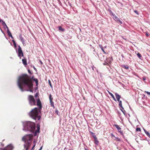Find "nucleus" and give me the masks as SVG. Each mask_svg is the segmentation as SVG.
<instances>
[{"label":"nucleus","mask_w":150,"mask_h":150,"mask_svg":"<svg viewBox=\"0 0 150 150\" xmlns=\"http://www.w3.org/2000/svg\"><path fill=\"white\" fill-rule=\"evenodd\" d=\"M18 85L22 91L24 90L23 86H27L30 92H32L33 87L32 78L27 74H22L18 78Z\"/></svg>","instance_id":"obj_1"},{"label":"nucleus","mask_w":150,"mask_h":150,"mask_svg":"<svg viewBox=\"0 0 150 150\" xmlns=\"http://www.w3.org/2000/svg\"><path fill=\"white\" fill-rule=\"evenodd\" d=\"M37 101V105L38 107V108L35 107L32 109L29 112V115L34 120L37 119L39 120L41 116L39 115V113H41V110L42 108V105L41 102L39 98L36 100Z\"/></svg>","instance_id":"obj_2"},{"label":"nucleus","mask_w":150,"mask_h":150,"mask_svg":"<svg viewBox=\"0 0 150 150\" xmlns=\"http://www.w3.org/2000/svg\"><path fill=\"white\" fill-rule=\"evenodd\" d=\"M25 128L27 130L31 132H33L35 129V124L34 122H27L24 123Z\"/></svg>","instance_id":"obj_3"},{"label":"nucleus","mask_w":150,"mask_h":150,"mask_svg":"<svg viewBox=\"0 0 150 150\" xmlns=\"http://www.w3.org/2000/svg\"><path fill=\"white\" fill-rule=\"evenodd\" d=\"M27 100L29 104L31 106L36 105H37L36 103L35 99L34 97L31 95H29L28 96Z\"/></svg>","instance_id":"obj_4"},{"label":"nucleus","mask_w":150,"mask_h":150,"mask_svg":"<svg viewBox=\"0 0 150 150\" xmlns=\"http://www.w3.org/2000/svg\"><path fill=\"white\" fill-rule=\"evenodd\" d=\"M32 138V135L30 134L24 136L22 138V140L24 142H31V140Z\"/></svg>","instance_id":"obj_5"},{"label":"nucleus","mask_w":150,"mask_h":150,"mask_svg":"<svg viewBox=\"0 0 150 150\" xmlns=\"http://www.w3.org/2000/svg\"><path fill=\"white\" fill-rule=\"evenodd\" d=\"M18 56L20 57V58H21V56L23 57V54L22 51L21 50V48L20 47V46H18Z\"/></svg>","instance_id":"obj_6"},{"label":"nucleus","mask_w":150,"mask_h":150,"mask_svg":"<svg viewBox=\"0 0 150 150\" xmlns=\"http://www.w3.org/2000/svg\"><path fill=\"white\" fill-rule=\"evenodd\" d=\"M31 145V142H25L24 146L25 150H28Z\"/></svg>","instance_id":"obj_7"},{"label":"nucleus","mask_w":150,"mask_h":150,"mask_svg":"<svg viewBox=\"0 0 150 150\" xmlns=\"http://www.w3.org/2000/svg\"><path fill=\"white\" fill-rule=\"evenodd\" d=\"M49 99L50 101V103L51 106V107H52L54 108V103L53 101V98L52 97V95L50 94L49 95Z\"/></svg>","instance_id":"obj_8"},{"label":"nucleus","mask_w":150,"mask_h":150,"mask_svg":"<svg viewBox=\"0 0 150 150\" xmlns=\"http://www.w3.org/2000/svg\"><path fill=\"white\" fill-rule=\"evenodd\" d=\"M115 127L117 129L118 132L120 133L121 135H123V132L121 130V128L117 124H115L114 125Z\"/></svg>","instance_id":"obj_9"},{"label":"nucleus","mask_w":150,"mask_h":150,"mask_svg":"<svg viewBox=\"0 0 150 150\" xmlns=\"http://www.w3.org/2000/svg\"><path fill=\"white\" fill-rule=\"evenodd\" d=\"M13 149V146L11 145H9L4 148L3 150H12Z\"/></svg>","instance_id":"obj_10"},{"label":"nucleus","mask_w":150,"mask_h":150,"mask_svg":"<svg viewBox=\"0 0 150 150\" xmlns=\"http://www.w3.org/2000/svg\"><path fill=\"white\" fill-rule=\"evenodd\" d=\"M40 129V125L38 124V126H37V129L35 132L34 133V136L36 135L38 133H39Z\"/></svg>","instance_id":"obj_11"},{"label":"nucleus","mask_w":150,"mask_h":150,"mask_svg":"<svg viewBox=\"0 0 150 150\" xmlns=\"http://www.w3.org/2000/svg\"><path fill=\"white\" fill-rule=\"evenodd\" d=\"M19 36L21 41L23 43V44L25 42V40L24 38L22 37V35H19Z\"/></svg>","instance_id":"obj_12"},{"label":"nucleus","mask_w":150,"mask_h":150,"mask_svg":"<svg viewBox=\"0 0 150 150\" xmlns=\"http://www.w3.org/2000/svg\"><path fill=\"white\" fill-rule=\"evenodd\" d=\"M112 15L113 16V18L116 21H117L119 20V18L116 16L114 14L112 13Z\"/></svg>","instance_id":"obj_13"},{"label":"nucleus","mask_w":150,"mask_h":150,"mask_svg":"<svg viewBox=\"0 0 150 150\" xmlns=\"http://www.w3.org/2000/svg\"><path fill=\"white\" fill-rule=\"evenodd\" d=\"M94 143L96 145H98L99 144V141L98 140V139L97 137H95L94 138Z\"/></svg>","instance_id":"obj_14"},{"label":"nucleus","mask_w":150,"mask_h":150,"mask_svg":"<svg viewBox=\"0 0 150 150\" xmlns=\"http://www.w3.org/2000/svg\"><path fill=\"white\" fill-rule=\"evenodd\" d=\"M22 61L23 62V64L25 65H27V61L26 59H22Z\"/></svg>","instance_id":"obj_15"},{"label":"nucleus","mask_w":150,"mask_h":150,"mask_svg":"<svg viewBox=\"0 0 150 150\" xmlns=\"http://www.w3.org/2000/svg\"><path fill=\"white\" fill-rule=\"evenodd\" d=\"M7 32L8 34V36H9L11 37V38H13V37L11 33V32L10 31L9 29H8V30H7Z\"/></svg>","instance_id":"obj_16"},{"label":"nucleus","mask_w":150,"mask_h":150,"mask_svg":"<svg viewBox=\"0 0 150 150\" xmlns=\"http://www.w3.org/2000/svg\"><path fill=\"white\" fill-rule=\"evenodd\" d=\"M115 95L116 98H121V96L119 95L117 93H115Z\"/></svg>","instance_id":"obj_17"},{"label":"nucleus","mask_w":150,"mask_h":150,"mask_svg":"<svg viewBox=\"0 0 150 150\" xmlns=\"http://www.w3.org/2000/svg\"><path fill=\"white\" fill-rule=\"evenodd\" d=\"M99 46L100 47L101 49V50L102 51L104 52L105 54H106L105 52V51L103 49V46L102 45H99Z\"/></svg>","instance_id":"obj_18"},{"label":"nucleus","mask_w":150,"mask_h":150,"mask_svg":"<svg viewBox=\"0 0 150 150\" xmlns=\"http://www.w3.org/2000/svg\"><path fill=\"white\" fill-rule=\"evenodd\" d=\"M90 133L91 134V135L92 136L93 138H95V137H96L95 135V133L91 132H90Z\"/></svg>","instance_id":"obj_19"},{"label":"nucleus","mask_w":150,"mask_h":150,"mask_svg":"<svg viewBox=\"0 0 150 150\" xmlns=\"http://www.w3.org/2000/svg\"><path fill=\"white\" fill-rule=\"evenodd\" d=\"M34 81L36 83V85L37 86L38 85V81L37 79H33Z\"/></svg>","instance_id":"obj_20"},{"label":"nucleus","mask_w":150,"mask_h":150,"mask_svg":"<svg viewBox=\"0 0 150 150\" xmlns=\"http://www.w3.org/2000/svg\"><path fill=\"white\" fill-rule=\"evenodd\" d=\"M59 30H61L62 31H64V28H63L62 26H59Z\"/></svg>","instance_id":"obj_21"},{"label":"nucleus","mask_w":150,"mask_h":150,"mask_svg":"<svg viewBox=\"0 0 150 150\" xmlns=\"http://www.w3.org/2000/svg\"><path fill=\"white\" fill-rule=\"evenodd\" d=\"M119 102V106L120 107L122 108L123 109V108L122 105V103L121 101H120Z\"/></svg>","instance_id":"obj_22"},{"label":"nucleus","mask_w":150,"mask_h":150,"mask_svg":"<svg viewBox=\"0 0 150 150\" xmlns=\"http://www.w3.org/2000/svg\"><path fill=\"white\" fill-rule=\"evenodd\" d=\"M144 132L147 135V136L149 137L150 136V135L149 133L148 132H147L146 130H144Z\"/></svg>","instance_id":"obj_23"},{"label":"nucleus","mask_w":150,"mask_h":150,"mask_svg":"<svg viewBox=\"0 0 150 150\" xmlns=\"http://www.w3.org/2000/svg\"><path fill=\"white\" fill-rule=\"evenodd\" d=\"M123 68H124L126 69H129V67L128 65H124L123 66Z\"/></svg>","instance_id":"obj_24"},{"label":"nucleus","mask_w":150,"mask_h":150,"mask_svg":"<svg viewBox=\"0 0 150 150\" xmlns=\"http://www.w3.org/2000/svg\"><path fill=\"white\" fill-rule=\"evenodd\" d=\"M12 41L14 45V47L16 48V42L14 40H13Z\"/></svg>","instance_id":"obj_25"},{"label":"nucleus","mask_w":150,"mask_h":150,"mask_svg":"<svg viewBox=\"0 0 150 150\" xmlns=\"http://www.w3.org/2000/svg\"><path fill=\"white\" fill-rule=\"evenodd\" d=\"M137 57L139 58L140 59H141V58L142 57V56H141V54L139 53H138L137 54Z\"/></svg>","instance_id":"obj_26"},{"label":"nucleus","mask_w":150,"mask_h":150,"mask_svg":"<svg viewBox=\"0 0 150 150\" xmlns=\"http://www.w3.org/2000/svg\"><path fill=\"white\" fill-rule=\"evenodd\" d=\"M108 92L109 94L112 97V98L114 97L113 94H112L111 92H110L109 91H108Z\"/></svg>","instance_id":"obj_27"},{"label":"nucleus","mask_w":150,"mask_h":150,"mask_svg":"<svg viewBox=\"0 0 150 150\" xmlns=\"http://www.w3.org/2000/svg\"><path fill=\"white\" fill-rule=\"evenodd\" d=\"M136 131L137 132H140L141 131V129L140 128L137 127L136 129Z\"/></svg>","instance_id":"obj_28"},{"label":"nucleus","mask_w":150,"mask_h":150,"mask_svg":"<svg viewBox=\"0 0 150 150\" xmlns=\"http://www.w3.org/2000/svg\"><path fill=\"white\" fill-rule=\"evenodd\" d=\"M48 83H49L50 86L52 88V86L51 83V81L50 80H48Z\"/></svg>","instance_id":"obj_29"},{"label":"nucleus","mask_w":150,"mask_h":150,"mask_svg":"<svg viewBox=\"0 0 150 150\" xmlns=\"http://www.w3.org/2000/svg\"><path fill=\"white\" fill-rule=\"evenodd\" d=\"M116 140L118 141H120L121 140L119 138L117 137H115Z\"/></svg>","instance_id":"obj_30"},{"label":"nucleus","mask_w":150,"mask_h":150,"mask_svg":"<svg viewBox=\"0 0 150 150\" xmlns=\"http://www.w3.org/2000/svg\"><path fill=\"white\" fill-rule=\"evenodd\" d=\"M1 22H2L3 25H4L5 24H6V23H5V22L4 21L1 20Z\"/></svg>","instance_id":"obj_31"},{"label":"nucleus","mask_w":150,"mask_h":150,"mask_svg":"<svg viewBox=\"0 0 150 150\" xmlns=\"http://www.w3.org/2000/svg\"><path fill=\"white\" fill-rule=\"evenodd\" d=\"M38 93H36L35 95V98H37L38 96Z\"/></svg>","instance_id":"obj_32"},{"label":"nucleus","mask_w":150,"mask_h":150,"mask_svg":"<svg viewBox=\"0 0 150 150\" xmlns=\"http://www.w3.org/2000/svg\"><path fill=\"white\" fill-rule=\"evenodd\" d=\"M134 12L136 13H137V15H138L139 14V13H138V11H136V10H135L134 11Z\"/></svg>","instance_id":"obj_33"},{"label":"nucleus","mask_w":150,"mask_h":150,"mask_svg":"<svg viewBox=\"0 0 150 150\" xmlns=\"http://www.w3.org/2000/svg\"><path fill=\"white\" fill-rule=\"evenodd\" d=\"M145 93H146L150 95V92H149L146 91H145Z\"/></svg>","instance_id":"obj_34"},{"label":"nucleus","mask_w":150,"mask_h":150,"mask_svg":"<svg viewBox=\"0 0 150 150\" xmlns=\"http://www.w3.org/2000/svg\"><path fill=\"white\" fill-rule=\"evenodd\" d=\"M35 145L33 146V147H32V149H31V150H34V147H35Z\"/></svg>","instance_id":"obj_35"},{"label":"nucleus","mask_w":150,"mask_h":150,"mask_svg":"<svg viewBox=\"0 0 150 150\" xmlns=\"http://www.w3.org/2000/svg\"><path fill=\"white\" fill-rule=\"evenodd\" d=\"M117 21H119L121 24H122V22L120 21L119 19V20Z\"/></svg>","instance_id":"obj_36"},{"label":"nucleus","mask_w":150,"mask_h":150,"mask_svg":"<svg viewBox=\"0 0 150 150\" xmlns=\"http://www.w3.org/2000/svg\"><path fill=\"white\" fill-rule=\"evenodd\" d=\"M5 26L6 27V28H7V30H8V26H7V25L6 24H5V25H4V26Z\"/></svg>","instance_id":"obj_37"},{"label":"nucleus","mask_w":150,"mask_h":150,"mask_svg":"<svg viewBox=\"0 0 150 150\" xmlns=\"http://www.w3.org/2000/svg\"><path fill=\"white\" fill-rule=\"evenodd\" d=\"M28 73H30V74H31V71H30V70L28 69Z\"/></svg>","instance_id":"obj_38"},{"label":"nucleus","mask_w":150,"mask_h":150,"mask_svg":"<svg viewBox=\"0 0 150 150\" xmlns=\"http://www.w3.org/2000/svg\"><path fill=\"white\" fill-rule=\"evenodd\" d=\"M42 146L40 147V149H39V150H41L42 149Z\"/></svg>","instance_id":"obj_39"},{"label":"nucleus","mask_w":150,"mask_h":150,"mask_svg":"<svg viewBox=\"0 0 150 150\" xmlns=\"http://www.w3.org/2000/svg\"><path fill=\"white\" fill-rule=\"evenodd\" d=\"M112 98H113V99L114 100H115V101H116V99L115 98V97H113Z\"/></svg>","instance_id":"obj_40"},{"label":"nucleus","mask_w":150,"mask_h":150,"mask_svg":"<svg viewBox=\"0 0 150 150\" xmlns=\"http://www.w3.org/2000/svg\"><path fill=\"white\" fill-rule=\"evenodd\" d=\"M117 100L118 102H119V101H120V98H117Z\"/></svg>","instance_id":"obj_41"},{"label":"nucleus","mask_w":150,"mask_h":150,"mask_svg":"<svg viewBox=\"0 0 150 150\" xmlns=\"http://www.w3.org/2000/svg\"><path fill=\"white\" fill-rule=\"evenodd\" d=\"M111 136L113 137H115L114 135L112 134H111Z\"/></svg>","instance_id":"obj_42"},{"label":"nucleus","mask_w":150,"mask_h":150,"mask_svg":"<svg viewBox=\"0 0 150 150\" xmlns=\"http://www.w3.org/2000/svg\"><path fill=\"white\" fill-rule=\"evenodd\" d=\"M146 36H149V35H148V33H146Z\"/></svg>","instance_id":"obj_43"},{"label":"nucleus","mask_w":150,"mask_h":150,"mask_svg":"<svg viewBox=\"0 0 150 150\" xmlns=\"http://www.w3.org/2000/svg\"><path fill=\"white\" fill-rule=\"evenodd\" d=\"M40 63H41V64H42V62H41V61H40Z\"/></svg>","instance_id":"obj_44"},{"label":"nucleus","mask_w":150,"mask_h":150,"mask_svg":"<svg viewBox=\"0 0 150 150\" xmlns=\"http://www.w3.org/2000/svg\"><path fill=\"white\" fill-rule=\"evenodd\" d=\"M85 150H87L86 149H85Z\"/></svg>","instance_id":"obj_45"}]
</instances>
